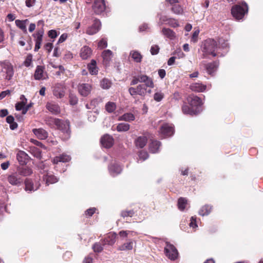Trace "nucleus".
<instances>
[{
  "instance_id": "1",
  "label": "nucleus",
  "mask_w": 263,
  "mask_h": 263,
  "mask_svg": "<svg viewBox=\"0 0 263 263\" xmlns=\"http://www.w3.org/2000/svg\"><path fill=\"white\" fill-rule=\"evenodd\" d=\"M217 44L216 41L212 39L205 40L201 44V50L202 52L201 58H206L209 55L215 57L218 55Z\"/></svg>"
},
{
  "instance_id": "2",
  "label": "nucleus",
  "mask_w": 263,
  "mask_h": 263,
  "mask_svg": "<svg viewBox=\"0 0 263 263\" xmlns=\"http://www.w3.org/2000/svg\"><path fill=\"white\" fill-rule=\"evenodd\" d=\"M53 123L57 127L61 130L63 135H61L62 138L66 140L70 138V132L69 130V122L64 121L59 119H53Z\"/></svg>"
},
{
  "instance_id": "3",
  "label": "nucleus",
  "mask_w": 263,
  "mask_h": 263,
  "mask_svg": "<svg viewBox=\"0 0 263 263\" xmlns=\"http://www.w3.org/2000/svg\"><path fill=\"white\" fill-rule=\"evenodd\" d=\"M248 7L246 3H242V5H236L233 6L231 10V13L233 17L236 20L242 19L245 13L248 12Z\"/></svg>"
},
{
  "instance_id": "4",
  "label": "nucleus",
  "mask_w": 263,
  "mask_h": 263,
  "mask_svg": "<svg viewBox=\"0 0 263 263\" xmlns=\"http://www.w3.org/2000/svg\"><path fill=\"white\" fill-rule=\"evenodd\" d=\"M165 255L171 260H175L178 256V253L175 247L169 242H166L164 248Z\"/></svg>"
},
{
  "instance_id": "5",
  "label": "nucleus",
  "mask_w": 263,
  "mask_h": 263,
  "mask_svg": "<svg viewBox=\"0 0 263 263\" xmlns=\"http://www.w3.org/2000/svg\"><path fill=\"white\" fill-rule=\"evenodd\" d=\"M6 69V79L10 80L13 76V69L12 65L8 62H0V73L3 69Z\"/></svg>"
},
{
  "instance_id": "6",
  "label": "nucleus",
  "mask_w": 263,
  "mask_h": 263,
  "mask_svg": "<svg viewBox=\"0 0 263 263\" xmlns=\"http://www.w3.org/2000/svg\"><path fill=\"white\" fill-rule=\"evenodd\" d=\"M146 87L144 85L140 84L136 88H129L128 91L131 96L138 95L141 96H144L146 92Z\"/></svg>"
},
{
  "instance_id": "7",
  "label": "nucleus",
  "mask_w": 263,
  "mask_h": 263,
  "mask_svg": "<svg viewBox=\"0 0 263 263\" xmlns=\"http://www.w3.org/2000/svg\"><path fill=\"white\" fill-rule=\"evenodd\" d=\"M92 8L96 14H101L106 9L104 0H95Z\"/></svg>"
},
{
  "instance_id": "8",
  "label": "nucleus",
  "mask_w": 263,
  "mask_h": 263,
  "mask_svg": "<svg viewBox=\"0 0 263 263\" xmlns=\"http://www.w3.org/2000/svg\"><path fill=\"white\" fill-rule=\"evenodd\" d=\"M174 133V126L172 124H164L160 129V133L164 137L172 136Z\"/></svg>"
},
{
  "instance_id": "9",
  "label": "nucleus",
  "mask_w": 263,
  "mask_h": 263,
  "mask_svg": "<svg viewBox=\"0 0 263 263\" xmlns=\"http://www.w3.org/2000/svg\"><path fill=\"white\" fill-rule=\"evenodd\" d=\"M8 181L12 185L19 186L23 182V179L15 172L8 177Z\"/></svg>"
},
{
  "instance_id": "10",
  "label": "nucleus",
  "mask_w": 263,
  "mask_h": 263,
  "mask_svg": "<svg viewBox=\"0 0 263 263\" xmlns=\"http://www.w3.org/2000/svg\"><path fill=\"white\" fill-rule=\"evenodd\" d=\"M78 89L82 96L86 97L90 93L92 87L89 84L82 83L78 85Z\"/></svg>"
},
{
  "instance_id": "11",
  "label": "nucleus",
  "mask_w": 263,
  "mask_h": 263,
  "mask_svg": "<svg viewBox=\"0 0 263 263\" xmlns=\"http://www.w3.org/2000/svg\"><path fill=\"white\" fill-rule=\"evenodd\" d=\"M53 94L57 98H62L65 95L64 87L61 83H57L53 88Z\"/></svg>"
},
{
  "instance_id": "12",
  "label": "nucleus",
  "mask_w": 263,
  "mask_h": 263,
  "mask_svg": "<svg viewBox=\"0 0 263 263\" xmlns=\"http://www.w3.org/2000/svg\"><path fill=\"white\" fill-rule=\"evenodd\" d=\"M187 101L191 107L193 108V107H197V110H199V107L202 104L201 99L197 96H190L187 98Z\"/></svg>"
},
{
  "instance_id": "13",
  "label": "nucleus",
  "mask_w": 263,
  "mask_h": 263,
  "mask_svg": "<svg viewBox=\"0 0 263 263\" xmlns=\"http://www.w3.org/2000/svg\"><path fill=\"white\" fill-rule=\"evenodd\" d=\"M101 27V22L98 20H95L93 24L88 27L86 30V33L89 35H93L99 31Z\"/></svg>"
},
{
  "instance_id": "14",
  "label": "nucleus",
  "mask_w": 263,
  "mask_h": 263,
  "mask_svg": "<svg viewBox=\"0 0 263 263\" xmlns=\"http://www.w3.org/2000/svg\"><path fill=\"white\" fill-rule=\"evenodd\" d=\"M114 142V139L112 136L106 134L103 136L101 139V143L102 146L105 148H110Z\"/></svg>"
},
{
  "instance_id": "15",
  "label": "nucleus",
  "mask_w": 263,
  "mask_h": 263,
  "mask_svg": "<svg viewBox=\"0 0 263 263\" xmlns=\"http://www.w3.org/2000/svg\"><path fill=\"white\" fill-rule=\"evenodd\" d=\"M46 107L49 112L53 115H58L61 112L59 105L53 102H48L46 104Z\"/></svg>"
},
{
  "instance_id": "16",
  "label": "nucleus",
  "mask_w": 263,
  "mask_h": 263,
  "mask_svg": "<svg viewBox=\"0 0 263 263\" xmlns=\"http://www.w3.org/2000/svg\"><path fill=\"white\" fill-rule=\"evenodd\" d=\"M46 72H45V67L43 66H37L34 74V79L40 80L41 79H45Z\"/></svg>"
},
{
  "instance_id": "17",
  "label": "nucleus",
  "mask_w": 263,
  "mask_h": 263,
  "mask_svg": "<svg viewBox=\"0 0 263 263\" xmlns=\"http://www.w3.org/2000/svg\"><path fill=\"white\" fill-rule=\"evenodd\" d=\"M200 65H203L205 68L207 72L210 74H212L217 70L218 67V63L217 62H213L206 64L204 62H202Z\"/></svg>"
},
{
  "instance_id": "18",
  "label": "nucleus",
  "mask_w": 263,
  "mask_h": 263,
  "mask_svg": "<svg viewBox=\"0 0 263 263\" xmlns=\"http://www.w3.org/2000/svg\"><path fill=\"white\" fill-rule=\"evenodd\" d=\"M25 190L30 192L35 191L37 190L40 185L39 182H36L35 184L32 182V181L30 179H26L25 181Z\"/></svg>"
},
{
  "instance_id": "19",
  "label": "nucleus",
  "mask_w": 263,
  "mask_h": 263,
  "mask_svg": "<svg viewBox=\"0 0 263 263\" xmlns=\"http://www.w3.org/2000/svg\"><path fill=\"white\" fill-rule=\"evenodd\" d=\"M108 170L111 176H115L122 172V168L118 164L114 163L108 166Z\"/></svg>"
},
{
  "instance_id": "20",
  "label": "nucleus",
  "mask_w": 263,
  "mask_h": 263,
  "mask_svg": "<svg viewBox=\"0 0 263 263\" xmlns=\"http://www.w3.org/2000/svg\"><path fill=\"white\" fill-rule=\"evenodd\" d=\"M139 81L140 83H144L145 86L147 87L153 88L154 87V83L152 79L149 77L145 74H141L138 76Z\"/></svg>"
},
{
  "instance_id": "21",
  "label": "nucleus",
  "mask_w": 263,
  "mask_h": 263,
  "mask_svg": "<svg viewBox=\"0 0 263 263\" xmlns=\"http://www.w3.org/2000/svg\"><path fill=\"white\" fill-rule=\"evenodd\" d=\"M102 57L103 58L104 65L107 66L109 65L112 59V52L109 49L105 50L103 51L102 53Z\"/></svg>"
},
{
  "instance_id": "22",
  "label": "nucleus",
  "mask_w": 263,
  "mask_h": 263,
  "mask_svg": "<svg viewBox=\"0 0 263 263\" xmlns=\"http://www.w3.org/2000/svg\"><path fill=\"white\" fill-rule=\"evenodd\" d=\"M91 54L92 50L88 46H84L80 50V55L83 60H86L90 57Z\"/></svg>"
},
{
  "instance_id": "23",
  "label": "nucleus",
  "mask_w": 263,
  "mask_h": 263,
  "mask_svg": "<svg viewBox=\"0 0 263 263\" xmlns=\"http://www.w3.org/2000/svg\"><path fill=\"white\" fill-rule=\"evenodd\" d=\"M33 134L41 140H44L48 137V133L43 128H34L32 129Z\"/></svg>"
},
{
  "instance_id": "24",
  "label": "nucleus",
  "mask_w": 263,
  "mask_h": 263,
  "mask_svg": "<svg viewBox=\"0 0 263 263\" xmlns=\"http://www.w3.org/2000/svg\"><path fill=\"white\" fill-rule=\"evenodd\" d=\"M43 179L47 185L54 183L58 181V179L52 173L49 172L44 175Z\"/></svg>"
},
{
  "instance_id": "25",
  "label": "nucleus",
  "mask_w": 263,
  "mask_h": 263,
  "mask_svg": "<svg viewBox=\"0 0 263 263\" xmlns=\"http://www.w3.org/2000/svg\"><path fill=\"white\" fill-rule=\"evenodd\" d=\"M71 157L66 154H62L59 156H57L53 158L52 162L54 164H57L59 162H67L70 161Z\"/></svg>"
},
{
  "instance_id": "26",
  "label": "nucleus",
  "mask_w": 263,
  "mask_h": 263,
  "mask_svg": "<svg viewBox=\"0 0 263 263\" xmlns=\"http://www.w3.org/2000/svg\"><path fill=\"white\" fill-rule=\"evenodd\" d=\"M206 87V85L201 83H195L190 86L191 90L196 92H203L205 90Z\"/></svg>"
},
{
  "instance_id": "27",
  "label": "nucleus",
  "mask_w": 263,
  "mask_h": 263,
  "mask_svg": "<svg viewBox=\"0 0 263 263\" xmlns=\"http://www.w3.org/2000/svg\"><path fill=\"white\" fill-rule=\"evenodd\" d=\"M147 142V139L146 137L142 136H139L135 140V145L136 147L139 148H143L145 146Z\"/></svg>"
},
{
  "instance_id": "28",
  "label": "nucleus",
  "mask_w": 263,
  "mask_h": 263,
  "mask_svg": "<svg viewBox=\"0 0 263 263\" xmlns=\"http://www.w3.org/2000/svg\"><path fill=\"white\" fill-rule=\"evenodd\" d=\"M161 146V142L154 140L150 144L149 146V150L152 153H156L159 151V148Z\"/></svg>"
},
{
  "instance_id": "29",
  "label": "nucleus",
  "mask_w": 263,
  "mask_h": 263,
  "mask_svg": "<svg viewBox=\"0 0 263 263\" xmlns=\"http://www.w3.org/2000/svg\"><path fill=\"white\" fill-rule=\"evenodd\" d=\"M17 174L19 176L26 177L31 175L33 173L32 170L28 167H20L17 168Z\"/></svg>"
},
{
  "instance_id": "30",
  "label": "nucleus",
  "mask_w": 263,
  "mask_h": 263,
  "mask_svg": "<svg viewBox=\"0 0 263 263\" xmlns=\"http://www.w3.org/2000/svg\"><path fill=\"white\" fill-rule=\"evenodd\" d=\"M133 241L131 239H129L126 242H125L123 245L120 246L118 249L120 251L132 250L133 249Z\"/></svg>"
},
{
  "instance_id": "31",
  "label": "nucleus",
  "mask_w": 263,
  "mask_h": 263,
  "mask_svg": "<svg viewBox=\"0 0 263 263\" xmlns=\"http://www.w3.org/2000/svg\"><path fill=\"white\" fill-rule=\"evenodd\" d=\"M16 158L21 164H24L27 162L28 156L25 152L20 151L17 154Z\"/></svg>"
},
{
  "instance_id": "32",
  "label": "nucleus",
  "mask_w": 263,
  "mask_h": 263,
  "mask_svg": "<svg viewBox=\"0 0 263 263\" xmlns=\"http://www.w3.org/2000/svg\"><path fill=\"white\" fill-rule=\"evenodd\" d=\"M162 33L170 40H174L176 38V33L171 29L163 28L162 29Z\"/></svg>"
},
{
  "instance_id": "33",
  "label": "nucleus",
  "mask_w": 263,
  "mask_h": 263,
  "mask_svg": "<svg viewBox=\"0 0 263 263\" xmlns=\"http://www.w3.org/2000/svg\"><path fill=\"white\" fill-rule=\"evenodd\" d=\"M89 71L91 74H97L98 72V68L97 66V62L95 60H92L90 64L88 65Z\"/></svg>"
},
{
  "instance_id": "34",
  "label": "nucleus",
  "mask_w": 263,
  "mask_h": 263,
  "mask_svg": "<svg viewBox=\"0 0 263 263\" xmlns=\"http://www.w3.org/2000/svg\"><path fill=\"white\" fill-rule=\"evenodd\" d=\"M182 110L184 114H189L191 115H197L200 112L199 110H194L192 107L191 108L187 105H184L182 106Z\"/></svg>"
},
{
  "instance_id": "35",
  "label": "nucleus",
  "mask_w": 263,
  "mask_h": 263,
  "mask_svg": "<svg viewBox=\"0 0 263 263\" xmlns=\"http://www.w3.org/2000/svg\"><path fill=\"white\" fill-rule=\"evenodd\" d=\"M135 119V116L132 113H126L118 118V121L130 122Z\"/></svg>"
},
{
  "instance_id": "36",
  "label": "nucleus",
  "mask_w": 263,
  "mask_h": 263,
  "mask_svg": "<svg viewBox=\"0 0 263 263\" xmlns=\"http://www.w3.org/2000/svg\"><path fill=\"white\" fill-rule=\"evenodd\" d=\"M116 234L110 233L106 238L104 240V244H108L109 245H112L116 242Z\"/></svg>"
},
{
  "instance_id": "37",
  "label": "nucleus",
  "mask_w": 263,
  "mask_h": 263,
  "mask_svg": "<svg viewBox=\"0 0 263 263\" xmlns=\"http://www.w3.org/2000/svg\"><path fill=\"white\" fill-rule=\"evenodd\" d=\"M130 55L135 62L137 63H140L141 62L142 55L139 52L136 50L131 51L130 52Z\"/></svg>"
},
{
  "instance_id": "38",
  "label": "nucleus",
  "mask_w": 263,
  "mask_h": 263,
  "mask_svg": "<svg viewBox=\"0 0 263 263\" xmlns=\"http://www.w3.org/2000/svg\"><path fill=\"white\" fill-rule=\"evenodd\" d=\"M43 34L44 31L43 29L37 31L35 34H33V36L35 39V43L40 44H42Z\"/></svg>"
},
{
  "instance_id": "39",
  "label": "nucleus",
  "mask_w": 263,
  "mask_h": 263,
  "mask_svg": "<svg viewBox=\"0 0 263 263\" xmlns=\"http://www.w3.org/2000/svg\"><path fill=\"white\" fill-rule=\"evenodd\" d=\"M28 21V20H16L15 21V24L19 28L22 30L24 32H27L26 23Z\"/></svg>"
},
{
  "instance_id": "40",
  "label": "nucleus",
  "mask_w": 263,
  "mask_h": 263,
  "mask_svg": "<svg viewBox=\"0 0 263 263\" xmlns=\"http://www.w3.org/2000/svg\"><path fill=\"white\" fill-rule=\"evenodd\" d=\"M212 208L209 205L203 206L199 211V214L201 216L208 215L211 211Z\"/></svg>"
},
{
  "instance_id": "41",
  "label": "nucleus",
  "mask_w": 263,
  "mask_h": 263,
  "mask_svg": "<svg viewBox=\"0 0 263 263\" xmlns=\"http://www.w3.org/2000/svg\"><path fill=\"white\" fill-rule=\"evenodd\" d=\"M130 125L128 123H121L117 126V130L119 132H126L129 130Z\"/></svg>"
},
{
  "instance_id": "42",
  "label": "nucleus",
  "mask_w": 263,
  "mask_h": 263,
  "mask_svg": "<svg viewBox=\"0 0 263 263\" xmlns=\"http://www.w3.org/2000/svg\"><path fill=\"white\" fill-rule=\"evenodd\" d=\"M187 204V200L184 198L181 197L178 200V207L180 211H183Z\"/></svg>"
},
{
  "instance_id": "43",
  "label": "nucleus",
  "mask_w": 263,
  "mask_h": 263,
  "mask_svg": "<svg viewBox=\"0 0 263 263\" xmlns=\"http://www.w3.org/2000/svg\"><path fill=\"white\" fill-rule=\"evenodd\" d=\"M111 85V82L107 79H103L100 82V86L102 88L104 89H109Z\"/></svg>"
},
{
  "instance_id": "44",
  "label": "nucleus",
  "mask_w": 263,
  "mask_h": 263,
  "mask_svg": "<svg viewBox=\"0 0 263 263\" xmlns=\"http://www.w3.org/2000/svg\"><path fill=\"white\" fill-rule=\"evenodd\" d=\"M116 108V104L112 102H108L106 104L105 109L108 112H112Z\"/></svg>"
},
{
  "instance_id": "45",
  "label": "nucleus",
  "mask_w": 263,
  "mask_h": 263,
  "mask_svg": "<svg viewBox=\"0 0 263 263\" xmlns=\"http://www.w3.org/2000/svg\"><path fill=\"white\" fill-rule=\"evenodd\" d=\"M158 16L159 18V21L158 22V25L161 26L163 24H166L167 22H168L169 18L165 15H162L161 14H158Z\"/></svg>"
},
{
  "instance_id": "46",
  "label": "nucleus",
  "mask_w": 263,
  "mask_h": 263,
  "mask_svg": "<svg viewBox=\"0 0 263 263\" xmlns=\"http://www.w3.org/2000/svg\"><path fill=\"white\" fill-rule=\"evenodd\" d=\"M172 11L176 14H180L182 13L183 9L180 6L175 5L172 7Z\"/></svg>"
},
{
  "instance_id": "47",
  "label": "nucleus",
  "mask_w": 263,
  "mask_h": 263,
  "mask_svg": "<svg viewBox=\"0 0 263 263\" xmlns=\"http://www.w3.org/2000/svg\"><path fill=\"white\" fill-rule=\"evenodd\" d=\"M32 55L31 54H29L27 55L26 58L24 62V64L26 67L30 66L32 64Z\"/></svg>"
},
{
  "instance_id": "48",
  "label": "nucleus",
  "mask_w": 263,
  "mask_h": 263,
  "mask_svg": "<svg viewBox=\"0 0 263 263\" xmlns=\"http://www.w3.org/2000/svg\"><path fill=\"white\" fill-rule=\"evenodd\" d=\"M164 98V94L161 92H157L154 95V99L157 102L161 101Z\"/></svg>"
},
{
  "instance_id": "49",
  "label": "nucleus",
  "mask_w": 263,
  "mask_h": 263,
  "mask_svg": "<svg viewBox=\"0 0 263 263\" xmlns=\"http://www.w3.org/2000/svg\"><path fill=\"white\" fill-rule=\"evenodd\" d=\"M166 24L173 28L177 27L179 25L177 20L172 18H169L168 22H167Z\"/></svg>"
},
{
  "instance_id": "50",
  "label": "nucleus",
  "mask_w": 263,
  "mask_h": 263,
  "mask_svg": "<svg viewBox=\"0 0 263 263\" xmlns=\"http://www.w3.org/2000/svg\"><path fill=\"white\" fill-rule=\"evenodd\" d=\"M32 153L34 155V157H36L38 159H41L42 155L41 152L39 149L36 147H34L32 149Z\"/></svg>"
},
{
  "instance_id": "51",
  "label": "nucleus",
  "mask_w": 263,
  "mask_h": 263,
  "mask_svg": "<svg viewBox=\"0 0 263 263\" xmlns=\"http://www.w3.org/2000/svg\"><path fill=\"white\" fill-rule=\"evenodd\" d=\"M148 157V153L145 151H140L139 153V159L142 161L146 160Z\"/></svg>"
},
{
  "instance_id": "52",
  "label": "nucleus",
  "mask_w": 263,
  "mask_h": 263,
  "mask_svg": "<svg viewBox=\"0 0 263 263\" xmlns=\"http://www.w3.org/2000/svg\"><path fill=\"white\" fill-rule=\"evenodd\" d=\"M26 105V104L24 103V102H17L15 104V109L16 110H22V112L23 111V109L25 108V106Z\"/></svg>"
},
{
  "instance_id": "53",
  "label": "nucleus",
  "mask_w": 263,
  "mask_h": 263,
  "mask_svg": "<svg viewBox=\"0 0 263 263\" xmlns=\"http://www.w3.org/2000/svg\"><path fill=\"white\" fill-rule=\"evenodd\" d=\"M92 248L95 252H100L103 250V247L102 245L99 243H96L93 245Z\"/></svg>"
},
{
  "instance_id": "54",
  "label": "nucleus",
  "mask_w": 263,
  "mask_h": 263,
  "mask_svg": "<svg viewBox=\"0 0 263 263\" xmlns=\"http://www.w3.org/2000/svg\"><path fill=\"white\" fill-rule=\"evenodd\" d=\"M159 47L158 45H153L151 48V53L152 55H155L158 53Z\"/></svg>"
},
{
  "instance_id": "55",
  "label": "nucleus",
  "mask_w": 263,
  "mask_h": 263,
  "mask_svg": "<svg viewBox=\"0 0 263 263\" xmlns=\"http://www.w3.org/2000/svg\"><path fill=\"white\" fill-rule=\"evenodd\" d=\"M107 41L105 39H102L98 43V47L100 49H103L107 47Z\"/></svg>"
},
{
  "instance_id": "56",
  "label": "nucleus",
  "mask_w": 263,
  "mask_h": 263,
  "mask_svg": "<svg viewBox=\"0 0 263 263\" xmlns=\"http://www.w3.org/2000/svg\"><path fill=\"white\" fill-rule=\"evenodd\" d=\"M134 213V212L132 210L125 211H122L121 212V215L123 217H127V216L132 217Z\"/></svg>"
},
{
  "instance_id": "57",
  "label": "nucleus",
  "mask_w": 263,
  "mask_h": 263,
  "mask_svg": "<svg viewBox=\"0 0 263 263\" xmlns=\"http://www.w3.org/2000/svg\"><path fill=\"white\" fill-rule=\"evenodd\" d=\"M199 30H197L194 32V33H193L192 36V39H191L192 42H193V43L197 42V41L198 40V36L199 35Z\"/></svg>"
},
{
  "instance_id": "58",
  "label": "nucleus",
  "mask_w": 263,
  "mask_h": 263,
  "mask_svg": "<svg viewBox=\"0 0 263 263\" xmlns=\"http://www.w3.org/2000/svg\"><path fill=\"white\" fill-rule=\"evenodd\" d=\"M190 226L193 228H196L198 226L196 223V218L192 217L191 218V222L190 223Z\"/></svg>"
},
{
  "instance_id": "59",
  "label": "nucleus",
  "mask_w": 263,
  "mask_h": 263,
  "mask_svg": "<svg viewBox=\"0 0 263 263\" xmlns=\"http://www.w3.org/2000/svg\"><path fill=\"white\" fill-rule=\"evenodd\" d=\"M48 35L51 39H55L58 36L57 32L55 30H49Z\"/></svg>"
},
{
  "instance_id": "60",
  "label": "nucleus",
  "mask_w": 263,
  "mask_h": 263,
  "mask_svg": "<svg viewBox=\"0 0 263 263\" xmlns=\"http://www.w3.org/2000/svg\"><path fill=\"white\" fill-rule=\"evenodd\" d=\"M67 36L68 35L67 33L62 34L59 39L58 43L60 44L64 42L67 39Z\"/></svg>"
},
{
  "instance_id": "61",
  "label": "nucleus",
  "mask_w": 263,
  "mask_h": 263,
  "mask_svg": "<svg viewBox=\"0 0 263 263\" xmlns=\"http://www.w3.org/2000/svg\"><path fill=\"white\" fill-rule=\"evenodd\" d=\"M59 71L56 72L55 74L58 76H60L61 74H63L65 71V68L62 65L58 66Z\"/></svg>"
},
{
  "instance_id": "62",
  "label": "nucleus",
  "mask_w": 263,
  "mask_h": 263,
  "mask_svg": "<svg viewBox=\"0 0 263 263\" xmlns=\"http://www.w3.org/2000/svg\"><path fill=\"white\" fill-rule=\"evenodd\" d=\"M96 210V209L95 208H90L86 211L85 214L88 215L89 216H91L93 214Z\"/></svg>"
},
{
  "instance_id": "63",
  "label": "nucleus",
  "mask_w": 263,
  "mask_h": 263,
  "mask_svg": "<svg viewBox=\"0 0 263 263\" xmlns=\"http://www.w3.org/2000/svg\"><path fill=\"white\" fill-rule=\"evenodd\" d=\"M53 48V45L51 43H47L45 45V48L46 50H47L48 53H50Z\"/></svg>"
},
{
  "instance_id": "64",
  "label": "nucleus",
  "mask_w": 263,
  "mask_h": 263,
  "mask_svg": "<svg viewBox=\"0 0 263 263\" xmlns=\"http://www.w3.org/2000/svg\"><path fill=\"white\" fill-rule=\"evenodd\" d=\"M35 2L36 0H26V5L27 7H31L34 5Z\"/></svg>"
}]
</instances>
